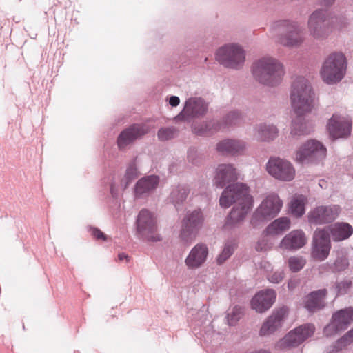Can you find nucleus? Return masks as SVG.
Returning <instances> with one entry per match:
<instances>
[{"instance_id": "obj_41", "label": "nucleus", "mask_w": 353, "mask_h": 353, "mask_svg": "<svg viewBox=\"0 0 353 353\" xmlns=\"http://www.w3.org/2000/svg\"><path fill=\"white\" fill-rule=\"evenodd\" d=\"M176 134V131L173 128H161L158 132V137L161 141H167L172 139Z\"/></svg>"}, {"instance_id": "obj_19", "label": "nucleus", "mask_w": 353, "mask_h": 353, "mask_svg": "<svg viewBox=\"0 0 353 353\" xmlns=\"http://www.w3.org/2000/svg\"><path fill=\"white\" fill-rule=\"evenodd\" d=\"M208 110V104L201 97L188 98L184 104L183 110L176 117L177 120H188L204 115Z\"/></svg>"}, {"instance_id": "obj_2", "label": "nucleus", "mask_w": 353, "mask_h": 353, "mask_svg": "<svg viewBox=\"0 0 353 353\" xmlns=\"http://www.w3.org/2000/svg\"><path fill=\"white\" fill-rule=\"evenodd\" d=\"M290 101L292 110L299 117L311 113L318 107V99L309 81L303 77L292 83Z\"/></svg>"}, {"instance_id": "obj_28", "label": "nucleus", "mask_w": 353, "mask_h": 353, "mask_svg": "<svg viewBox=\"0 0 353 353\" xmlns=\"http://www.w3.org/2000/svg\"><path fill=\"white\" fill-rule=\"evenodd\" d=\"M278 134L279 130L273 124L261 123L255 125L253 128V136L259 141H272L278 137Z\"/></svg>"}, {"instance_id": "obj_24", "label": "nucleus", "mask_w": 353, "mask_h": 353, "mask_svg": "<svg viewBox=\"0 0 353 353\" xmlns=\"http://www.w3.org/2000/svg\"><path fill=\"white\" fill-rule=\"evenodd\" d=\"M239 178V172L232 164H220L215 171L214 179L216 187L223 188L227 183L235 181Z\"/></svg>"}, {"instance_id": "obj_31", "label": "nucleus", "mask_w": 353, "mask_h": 353, "mask_svg": "<svg viewBox=\"0 0 353 353\" xmlns=\"http://www.w3.org/2000/svg\"><path fill=\"white\" fill-rule=\"evenodd\" d=\"M307 199L303 194H296L291 199L289 203L290 214L296 218L301 217L305 212V205Z\"/></svg>"}, {"instance_id": "obj_49", "label": "nucleus", "mask_w": 353, "mask_h": 353, "mask_svg": "<svg viewBox=\"0 0 353 353\" xmlns=\"http://www.w3.org/2000/svg\"><path fill=\"white\" fill-rule=\"evenodd\" d=\"M118 257H119V260L122 261V260H123L125 259H127L128 256L125 254H124V253H121V254H119Z\"/></svg>"}, {"instance_id": "obj_43", "label": "nucleus", "mask_w": 353, "mask_h": 353, "mask_svg": "<svg viewBox=\"0 0 353 353\" xmlns=\"http://www.w3.org/2000/svg\"><path fill=\"white\" fill-rule=\"evenodd\" d=\"M349 265L348 260L346 256H339L334 263V270L336 271H341L347 268Z\"/></svg>"}, {"instance_id": "obj_34", "label": "nucleus", "mask_w": 353, "mask_h": 353, "mask_svg": "<svg viewBox=\"0 0 353 353\" xmlns=\"http://www.w3.org/2000/svg\"><path fill=\"white\" fill-rule=\"evenodd\" d=\"M189 193L190 190L186 186L179 185L174 187L170 193V201L175 206L180 205L181 204L183 203V201H185Z\"/></svg>"}, {"instance_id": "obj_13", "label": "nucleus", "mask_w": 353, "mask_h": 353, "mask_svg": "<svg viewBox=\"0 0 353 353\" xmlns=\"http://www.w3.org/2000/svg\"><path fill=\"white\" fill-rule=\"evenodd\" d=\"M290 309L287 306L275 308L263 322L259 334L260 336H270L279 332L289 319Z\"/></svg>"}, {"instance_id": "obj_16", "label": "nucleus", "mask_w": 353, "mask_h": 353, "mask_svg": "<svg viewBox=\"0 0 353 353\" xmlns=\"http://www.w3.org/2000/svg\"><path fill=\"white\" fill-rule=\"evenodd\" d=\"M341 208L338 205H319L307 214V221L310 225H323L333 222L340 214Z\"/></svg>"}, {"instance_id": "obj_50", "label": "nucleus", "mask_w": 353, "mask_h": 353, "mask_svg": "<svg viewBox=\"0 0 353 353\" xmlns=\"http://www.w3.org/2000/svg\"><path fill=\"white\" fill-rule=\"evenodd\" d=\"M194 131H195V132H196V133H199V132H196V129H195V128L194 129Z\"/></svg>"}, {"instance_id": "obj_1", "label": "nucleus", "mask_w": 353, "mask_h": 353, "mask_svg": "<svg viewBox=\"0 0 353 353\" xmlns=\"http://www.w3.org/2000/svg\"><path fill=\"white\" fill-rule=\"evenodd\" d=\"M254 203V197L247 184L235 183L228 185L219 198V205L223 208H228L234 205L228 216L226 225L233 227L242 223L252 209Z\"/></svg>"}, {"instance_id": "obj_39", "label": "nucleus", "mask_w": 353, "mask_h": 353, "mask_svg": "<svg viewBox=\"0 0 353 353\" xmlns=\"http://www.w3.org/2000/svg\"><path fill=\"white\" fill-rule=\"evenodd\" d=\"M139 175L138 169L134 163H130L126 170L124 179L126 180L125 187Z\"/></svg>"}, {"instance_id": "obj_12", "label": "nucleus", "mask_w": 353, "mask_h": 353, "mask_svg": "<svg viewBox=\"0 0 353 353\" xmlns=\"http://www.w3.org/2000/svg\"><path fill=\"white\" fill-rule=\"evenodd\" d=\"M307 27L309 35L317 41L326 39L331 32L330 21L327 12L322 9H317L310 14Z\"/></svg>"}, {"instance_id": "obj_10", "label": "nucleus", "mask_w": 353, "mask_h": 353, "mask_svg": "<svg viewBox=\"0 0 353 353\" xmlns=\"http://www.w3.org/2000/svg\"><path fill=\"white\" fill-rule=\"evenodd\" d=\"M136 229L137 234L147 241L159 242L162 240V236L157 232V217L148 210L143 209L139 212Z\"/></svg>"}, {"instance_id": "obj_17", "label": "nucleus", "mask_w": 353, "mask_h": 353, "mask_svg": "<svg viewBox=\"0 0 353 353\" xmlns=\"http://www.w3.org/2000/svg\"><path fill=\"white\" fill-rule=\"evenodd\" d=\"M331 250L330 234L326 229L317 228L313 234L312 256L319 261H324Z\"/></svg>"}, {"instance_id": "obj_14", "label": "nucleus", "mask_w": 353, "mask_h": 353, "mask_svg": "<svg viewBox=\"0 0 353 353\" xmlns=\"http://www.w3.org/2000/svg\"><path fill=\"white\" fill-rule=\"evenodd\" d=\"M314 332V326L305 324L293 329L279 340L275 345L277 350H285L296 347L312 336Z\"/></svg>"}, {"instance_id": "obj_47", "label": "nucleus", "mask_w": 353, "mask_h": 353, "mask_svg": "<svg viewBox=\"0 0 353 353\" xmlns=\"http://www.w3.org/2000/svg\"><path fill=\"white\" fill-rule=\"evenodd\" d=\"M299 281L295 278H291L288 281V288L290 290H294L298 285Z\"/></svg>"}, {"instance_id": "obj_6", "label": "nucleus", "mask_w": 353, "mask_h": 353, "mask_svg": "<svg viewBox=\"0 0 353 353\" xmlns=\"http://www.w3.org/2000/svg\"><path fill=\"white\" fill-rule=\"evenodd\" d=\"M246 52L242 46L236 43H226L216 52V59L223 66L232 69L243 68Z\"/></svg>"}, {"instance_id": "obj_30", "label": "nucleus", "mask_w": 353, "mask_h": 353, "mask_svg": "<svg viewBox=\"0 0 353 353\" xmlns=\"http://www.w3.org/2000/svg\"><path fill=\"white\" fill-rule=\"evenodd\" d=\"M291 228V220L287 216L279 217L271 222L264 232L267 235H280Z\"/></svg>"}, {"instance_id": "obj_20", "label": "nucleus", "mask_w": 353, "mask_h": 353, "mask_svg": "<svg viewBox=\"0 0 353 353\" xmlns=\"http://www.w3.org/2000/svg\"><path fill=\"white\" fill-rule=\"evenodd\" d=\"M209 249L204 243H198L193 246L184 260L186 268L195 270L201 268L207 261Z\"/></svg>"}, {"instance_id": "obj_33", "label": "nucleus", "mask_w": 353, "mask_h": 353, "mask_svg": "<svg viewBox=\"0 0 353 353\" xmlns=\"http://www.w3.org/2000/svg\"><path fill=\"white\" fill-rule=\"evenodd\" d=\"M259 267L267 272L266 278L270 283L274 284L280 283L285 276V271L283 269L272 270L269 272L271 269V264L268 261H261Z\"/></svg>"}, {"instance_id": "obj_44", "label": "nucleus", "mask_w": 353, "mask_h": 353, "mask_svg": "<svg viewBox=\"0 0 353 353\" xmlns=\"http://www.w3.org/2000/svg\"><path fill=\"white\" fill-rule=\"evenodd\" d=\"M271 248L272 244L265 237L260 239L255 246V249L260 252L269 250Z\"/></svg>"}, {"instance_id": "obj_48", "label": "nucleus", "mask_w": 353, "mask_h": 353, "mask_svg": "<svg viewBox=\"0 0 353 353\" xmlns=\"http://www.w3.org/2000/svg\"><path fill=\"white\" fill-rule=\"evenodd\" d=\"M180 103V99L176 96H172L169 99V103L172 107H176Z\"/></svg>"}, {"instance_id": "obj_42", "label": "nucleus", "mask_w": 353, "mask_h": 353, "mask_svg": "<svg viewBox=\"0 0 353 353\" xmlns=\"http://www.w3.org/2000/svg\"><path fill=\"white\" fill-rule=\"evenodd\" d=\"M352 282L348 279H345L338 282L336 284L335 290H336L338 295L346 294L350 289Z\"/></svg>"}, {"instance_id": "obj_25", "label": "nucleus", "mask_w": 353, "mask_h": 353, "mask_svg": "<svg viewBox=\"0 0 353 353\" xmlns=\"http://www.w3.org/2000/svg\"><path fill=\"white\" fill-rule=\"evenodd\" d=\"M159 178L156 175H149L137 181L134 185V194L137 199L145 198L150 195L158 187Z\"/></svg>"}, {"instance_id": "obj_29", "label": "nucleus", "mask_w": 353, "mask_h": 353, "mask_svg": "<svg viewBox=\"0 0 353 353\" xmlns=\"http://www.w3.org/2000/svg\"><path fill=\"white\" fill-rule=\"evenodd\" d=\"M326 290L322 289L311 292L303 300L305 308L310 312H315L325 306Z\"/></svg>"}, {"instance_id": "obj_22", "label": "nucleus", "mask_w": 353, "mask_h": 353, "mask_svg": "<svg viewBox=\"0 0 353 353\" xmlns=\"http://www.w3.org/2000/svg\"><path fill=\"white\" fill-rule=\"evenodd\" d=\"M276 293L273 289H265L257 292L250 301V307L256 312L263 314L275 303Z\"/></svg>"}, {"instance_id": "obj_5", "label": "nucleus", "mask_w": 353, "mask_h": 353, "mask_svg": "<svg viewBox=\"0 0 353 353\" xmlns=\"http://www.w3.org/2000/svg\"><path fill=\"white\" fill-rule=\"evenodd\" d=\"M346 70L345 55L341 52H332L325 59L320 70V76L326 84L334 85L344 78Z\"/></svg>"}, {"instance_id": "obj_9", "label": "nucleus", "mask_w": 353, "mask_h": 353, "mask_svg": "<svg viewBox=\"0 0 353 353\" xmlns=\"http://www.w3.org/2000/svg\"><path fill=\"white\" fill-rule=\"evenodd\" d=\"M327 149L320 141L310 139L302 143L295 151L294 160L299 163H315L326 157Z\"/></svg>"}, {"instance_id": "obj_8", "label": "nucleus", "mask_w": 353, "mask_h": 353, "mask_svg": "<svg viewBox=\"0 0 353 353\" xmlns=\"http://www.w3.org/2000/svg\"><path fill=\"white\" fill-rule=\"evenodd\" d=\"M273 29L285 34L279 38V42L288 47H298L304 41L301 24L296 21H279L274 23Z\"/></svg>"}, {"instance_id": "obj_7", "label": "nucleus", "mask_w": 353, "mask_h": 353, "mask_svg": "<svg viewBox=\"0 0 353 353\" xmlns=\"http://www.w3.org/2000/svg\"><path fill=\"white\" fill-rule=\"evenodd\" d=\"M205 217L200 208L186 211L182 219L179 237L185 243H191L202 228Z\"/></svg>"}, {"instance_id": "obj_40", "label": "nucleus", "mask_w": 353, "mask_h": 353, "mask_svg": "<svg viewBox=\"0 0 353 353\" xmlns=\"http://www.w3.org/2000/svg\"><path fill=\"white\" fill-rule=\"evenodd\" d=\"M242 118V113L237 110L229 112L224 117L223 121L227 125L236 123Z\"/></svg>"}, {"instance_id": "obj_35", "label": "nucleus", "mask_w": 353, "mask_h": 353, "mask_svg": "<svg viewBox=\"0 0 353 353\" xmlns=\"http://www.w3.org/2000/svg\"><path fill=\"white\" fill-rule=\"evenodd\" d=\"M243 314V310L241 306L234 305L232 307H230L225 316V319L227 321V323L229 325H234L237 323V322L241 319Z\"/></svg>"}, {"instance_id": "obj_21", "label": "nucleus", "mask_w": 353, "mask_h": 353, "mask_svg": "<svg viewBox=\"0 0 353 353\" xmlns=\"http://www.w3.org/2000/svg\"><path fill=\"white\" fill-rule=\"evenodd\" d=\"M308 241L305 232L301 229H296L284 236L279 244L282 250L296 251L303 248Z\"/></svg>"}, {"instance_id": "obj_36", "label": "nucleus", "mask_w": 353, "mask_h": 353, "mask_svg": "<svg viewBox=\"0 0 353 353\" xmlns=\"http://www.w3.org/2000/svg\"><path fill=\"white\" fill-rule=\"evenodd\" d=\"M288 267L292 272L301 271L306 264V259L299 255L290 256L287 260Z\"/></svg>"}, {"instance_id": "obj_37", "label": "nucleus", "mask_w": 353, "mask_h": 353, "mask_svg": "<svg viewBox=\"0 0 353 353\" xmlns=\"http://www.w3.org/2000/svg\"><path fill=\"white\" fill-rule=\"evenodd\" d=\"M236 248V243L234 241H228L224 244L223 248L221 252L219 254L216 258V263L219 265L223 264L225 262L232 254Z\"/></svg>"}, {"instance_id": "obj_46", "label": "nucleus", "mask_w": 353, "mask_h": 353, "mask_svg": "<svg viewBox=\"0 0 353 353\" xmlns=\"http://www.w3.org/2000/svg\"><path fill=\"white\" fill-rule=\"evenodd\" d=\"M110 190L113 197H117L118 196V187L114 181H112L110 183Z\"/></svg>"}, {"instance_id": "obj_18", "label": "nucleus", "mask_w": 353, "mask_h": 353, "mask_svg": "<svg viewBox=\"0 0 353 353\" xmlns=\"http://www.w3.org/2000/svg\"><path fill=\"white\" fill-rule=\"evenodd\" d=\"M332 321L324 328V334L327 337L332 336L345 330L353 321V309L348 307L341 310L332 316Z\"/></svg>"}, {"instance_id": "obj_38", "label": "nucleus", "mask_w": 353, "mask_h": 353, "mask_svg": "<svg viewBox=\"0 0 353 353\" xmlns=\"http://www.w3.org/2000/svg\"><path fill=\"white\" fill-rule=\"evenodd\" d=\"M353 342V330L349 331L345 335L337 341L334 348L336 351L341 350Z\"/></svg>"}, {"instance_id": "obj_32", "label": "nucleus", "mask_w": 353, "mask_h": 353, "mask_svg": "<svg viewBox=\"0 0 353 353\" xmlns=\"http://www.w3.org/2000/svg\"><path fill=\"white\" fill-rule=\"evenodd\" d=\"M313 130V125L303 118H296L292 121L290 134L293 137L307 135Z\"/></svg>"}, {"instance_id": "obj_26", "label": "nucleus", "mask_w": 353, "mask_h": 353, "mask_svg": "<svg viewBox=\"0 0 353 353\" xmlns=\"http://www.w3.org/2000/svg\"><path fill=\"white\" fill-rule=\"evenodd\" d=\"M323 229L327 230L330 238L334 242L345 241L353 234V227L346 222H336Z\"/></svg>"}, {"instance_id": "obj_27", "label": "nucleus", "mask_w": 353, "mask_h": 353, "mask_svg": "<svg viewBox=\"0 0 353 353\" xmlns=\"http://www.w3.org/2000/svg\"><path fill=\"white\" fill-rule=\"evenodd\" d=\"M246 146V143L241 140L224 139L217 143L216 150L223 154L235 156L243 154Z\"/></svg>"}, {"instance_id": "obj_3", "label": "nucleus", "mask_w": 353, "mask_h": 353, "mask_svg": "<svg viewBox=\"0 0 353 353\" xmlns=\"http://www.w3.org/2000/svg\"><path fill=\"white\" fill-rule=\"evenodd\" d=\"M252 74L259 83L273 87L281 82L285 70L279 59L271 56H265L253 63Z\"/></svg>"}, {"instance_id": "obj_23", "label": "nucleus", "mask_w": 353, "mask_h": 353, "mask_svg": "<svg viewBox=\"0 0 353 353\" xmlns=\"http://www.w3.org/2000/svg\"><path fill=\"white\" fill-rule=\"evenodd\" d=\"M149 132V128L145 125H133L123 130L118 137L117 145L119 150H124L134 140L140 138Z\"/></svg>"}, {"instance_id": "obj_45", "label": "nucleus", "mask_w": 353, "mask_h": 353, "mask_svg": "<svg viewBox=\"0 0 353 353\" xmlns=\"http://www.w3.org/2000/svg\"><path fill=\"white\" fill-rule=\"evenodd\" d=\"M90 232L92 236L97 240H101L104 241L107 240V236L97 228H91Z\"/></svg>"}, {"instance_id": "obj_15", "label": "nucleus", "mask_w": 353, "mask_h": 353, "mask_svg": "<svg viewBox=\"0 0 353 353\" xmlns=\"http://www.w3.org/2000/svg\"><path fill=\"white\" fill-rule=\"evenodd\" d=\"M352 125V119L349 116L334 113L328 119L326 129L332 139H344L350 136Z\"/></svg>"}, {"instance_id": "obj_11", "label": "nucleus", "mask_w": 353, "mask_h": 353, "mask_svg": "<svg viewBox=\"0 0 353 353\" xmlns=\"http://www.w3.org/2000/svg\"><path fill=\"white\" fill-rule=\"evenodd\" d=\"M265 170L272 178L281 182H290L296 177L293 163L279 157H270L265 164Z\"/></svg>"}, {"instance_id": "obj_4", "label": "nucleus", "mask_w": 353, "mask_h": 353, "mask_svg": "<svg viewBox=\"0 0 353 353\" xmlns=\"http://www.w3.org/2000/svg\"><path fill=\"white\" fill-rule=\"evenodd\" d=\"M283 205L282 199L275 193L265 196L259 205L254 210L250 223L252 228H256L265 222L276 216Z\"/></svg>"}]
</instances>
